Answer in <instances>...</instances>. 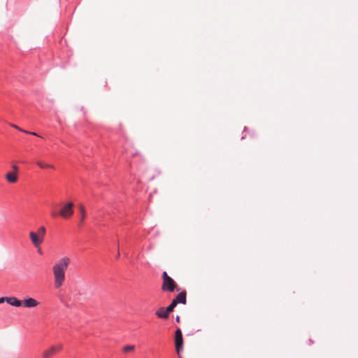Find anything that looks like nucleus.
<instances>
[{
    "label": "nucleus",
    "instance_id": "f257e3e1",
    "mask_svg": "<svg viewBox=\"0 0 358 358\" xmlns=\"http://www.w3.org/2000/svg\"><path fill=\"white\" fill-rule=\"evenodd\" d=\"M70 263V258L68 257H63L58 259L52 266L55 287L56 289H58L63 285L65 280V272Z\"/></svg>",
    "mask_w": 358,
    "mask_h": 358
},
{
    "label": "nucleus",
    "instance_id": "6ab92c4d",
    "mask_svg": "<svg viewBox=\"0 0 358 358\" xmlns=\"http://www.w3.org/2000/svg\"><path fill=\"white\" fill-rule=\"evenodd\" d=\"M12 168L13 169V173H16L17 174V172H18V167H17V166L13 164L12 166Z\"/></svg>",
    "mask_w": 358,
    "mask_h": 358
},
{
    "label": "nucleus",
    "instance_id": "0eeeda50",
    "mask_svg": "<svg viewBox=\"0 0 358 358\" xmlns=\"http://www.w3.org/2000/svg\"><path fill=\"white\" fill-rule=\"evenodd\" d=\"M22 305L26 308H34L38 305V302L33 298H29L22 301Z\"/></svg>",
    "mask_w": 358,
    "mask_h": 358
},
{
    "label": "nucleus",
    "instance_id": "39448f33",
    "mask_svg": "<svg viewBox=\"0 0 358 358\" xmlns=\"http://www.w3.org/2000/svg\"><path fill=\"white\" fill-rule=\"evenodd\" d=\"M175 345L176 350L178 354L182 349L183 340L182 331L180 329H178L175 332Z\"/></svg>",
    "mask_w": 358,
    "mask_h": 358
},
{
    "label": "nucleus",
    "instance_id": "423d86ee",
    "mask_svg": "<svg viewBox=\"0 0 358 358\" xmlns=\"http://www.w3.org/2000/svg\"><path fill=\"white\" fill-rule=\"evenodd\" d=\"M29 238L31 239L32 244L36 248H39V246L43 241L42 237H41L40 235H38L36 232L34 231L29 232Z\"/></svg>",
    "mask_w": 358,
    "mask_h": 358
},
{
    "label": "nucleus",
    "instance_id": "a211bd4d",
    "mask_svg": "<svg viewBox=\"0 0 358 358\" xmlns=\"http://www.w3.org/2000/svg\"><path fill=\"white\" fill-rule=\"evenodd\" d=\"M24 133L25 134H31V135H33V136H39L35 132H31V131H23Z\"/></svg>",
    "mask_w": 358,
    "mask_h": 358
},
{
    "label": "nucleus",
    "instance_id": "1a4fd4ad",
    "mask_svg": "<svg viewBox=\"0 0 358 358\" xmlns=\"http://www.w3.org/2000/svg\"><path fill=\"white\" fill-rule=\"evenodd\" d=\"M155 315L161 319H167L169 315V313L166 312V308H160L156 312Z\"/></svg>",
    "mask_w": 358,
    "mask_h": 358
},
{
    "label": "nucleus",
    "instance_id": "b1692460",
    "mask_svg": "<svg viewBox=\"0 0 358 358\" xmlns=\"http://www.w3.org/2000/svg\"><path fill=\"white\" fill-rule=\"evenodd\" d=\"M179 320H180L179 317H178H178H176V321H177V322H179Z\"/></svg>",
    "mask_w": 358,
    "mask_h": 358
},
{
    "label": "nucleus",
    "instance_id": "f3484780",
    "mask_svg": "<svg viewBox=\"0 0 358 358\" xmlns=\"http://www.w3.org/2000/svg\"><path fill=\"white\" fill-rule=\"evenodd\" d=\"M50 215L52 217H57L59 215V213L55 211V210H52L51 213H50Z\"/></svg>",
    "mask_w": 358,
    "mask_h": 358
},
{
    "label": "nucleus",
    "instance_id": "f8f14e48",
    "mask_svg": "<svg viewBox=\"0 0 358 358\" xmlns=\"http://www.w3.org/2000/svg\"><path fill=\"white\" fill-rule=\"evenodd\" d=\"M36 164L41 168V169H55V166L53 165L49 164L48 163H45L43 161L38 160L36 162Z\"/></svg>",
    "mask_w": 358,
    "mask_h": 358
},
{
    "label": "nucleus",
    "instance_id": "7ed1b4c3",
    "mask_svg": "<svg viewBox=\"0 0 358 358\" xmlns=\"http://www.w3.org/2000/svg\"><path fill=\"white\" fill-rule=\"evenodd\" d=\"M73 206L74 205L72 202L64 204L59 212V215L64 219L70 218L73 214Z\"/></svg>",
    "mask_w": 358,
    "mask_h": 358
},
{
    "label": "nucleus",
    "instance_id": "4468645a",
    "mask_svg": "<svg viewBox=\"0 0 358 358\" xmlns=\"http://www.w3.org/2000/svg\"><path fill=\"white\" fill-rule=\"evenodd\" d=\"M38 235H40L41 237H42V238L43 239L44 238V236L45 235V233H46V229L44 227H41L38 230V232H36Z\"/></svg>",
    "mask_w": 358,
    "mask_h": 358
},
{
    "label": "nucleus",
    "instance_id": "4be33fe9",
    "mask_svg": "<svg viewBox=\"0 0 358 358\" xmlns=\"http://www.w3.org/2000/svg\"><path fill=\"white\" fill-rule=\"evenodd\" d=\"M38 248V253L41 255L42 254V251H41V248L39 247V248Z\"/></svg>",
    "mask_w": 358,
    "mask_h": 358
},
{
    "label": "nucleus",
    "instance_id": "6e6552de",
    "mask_svg": "<svg viewBox=\"0 0 358 358\" xmlns=\"http://www.w3.org/2000/svg\"><path fill=\"white\" fill-rule=\"evenodd\" d=\"M6 302L15 307H20L22 305V301H20L14 296L8 297V299H6Z\"/></svg>",
    "mask_w": 358,
    "mask_h": 358
},
{
    "label": "nucleus",
    "instance_id": "412c9836",
    "mask_svg": "<svg viewBox=\"0 0 358 358\" xmlns=\"http://www.w3.org/2000/svg\"><path fill=\"white\" fill-rule=\"evenodd\" d=\"M6 299H8V297H1V298H0V304L3 303L4 301H6Z\"/></svg>",
    "mask_w": 358,
    "mask_h": 358
},
{
    "label": "nucleus",
    "instance_id": "f03ea898",
    "mask_svg": "<svg viewBox=\"0 0 358 358\" xmlns=\"http://www.w3.org/2000/svg\"><path fill=\"white\" fill-rule=\"evenodd\" d=\"M176 288V282L167 274L166 271L162 273V290L173 292Z\"/></svg>",
    "mask_w": 358,
    "mask_h": 358
},
{
    "label": "nucleus",
    "instance_id": "5701e85b",
    "mask_svg": "<svg viewBox=\"0 0 358 358\" xmlns=\"http://www.w3.org/2000/svg\"><path fill=\"white\" fill-rule=\"evenodd\" d=\"M119 256H120V252L118 251V252H117V255H116L117 258H118V257H119Z\"/></svg>",
    "mask_w": 358,
    "mask_h": 358
},
{
    "label": "nucleus",
    "instance_id": "aec40b11",
    "mask_svg": "<svg viewBox=\"0 0 358 358\" xmlns=\"http://www.w3.org/2000/svg\"><path fill=\"white\" fill-rule=\"evenodd\" d=\"M11 126H12L13 128H15V129H18V130H19V131H22V132H23V131H24V129H22L20 128L19 127H17V125H15V124H11Z\"/></svg>",
    "mask_w": 358,
    "mask_h": 358
},
{
    "label": "nucleus",
    "instance_id": "dca6fc26",
    "mask_svg": "<svg viewBox=\"0 0 358 358\" xmlns=\"http://www.w3.org/2000/svg\"><path fill=\"white\" fill-rule=\"evenodd\" d=\"M134 349V345H127V346L124 347L123 351L124 352H129L133 351Z\"/></svg>",
    "mask_w": 358,
    "mask_h": 358
},
{
    "label": "nucleus",
    "instance_id": "9d476101",
    "mask_svg": "<svg viewBox=\"0 0 358 358\" xmlns=\"http://www.w3.org/2000/svg\"><path fill=\"white\" fill-rule=\"evenodd\" d=\"M174 301L178 304L179 303L185 304L186 303V292H181L178 296L173 299Z\"/></svg>",
    "mask_w": 358,
    "mask_h": 358
},
{
    "label": "nucleus",
    "instance_id": "9b49d317",
    "mask_svg": "<svg viewBox=\"0 0 358 358\" xmlns=\"http://www.w3.org/2000/svg\"><path fill=\"white\" fill-rule=\"evenodd\" d=\"M6 179L8 182L15 183L17 181V174L13 172H9L6 175Z\"/></svg>",
    "mask_w": 358,
    "mask_h": 358
},
{
    "label": "nucleus",
    "instance_id": "ddd939ff",
    "mask_svg": "<svg viewBox=\"0 0 358 358\" xmlns=\"http://www.w3.org/2000/svg\"><path fill=\"white\" fill-rule=\"evenodd\" d=\"M79 210H80V214H81V217H80V223H83L85 220V215H86V211H85V206L83 205V204H80L79 205Z\"/></svg>",
    "mask_w": 358,
    "mask_h": 358
},
{
    "label": "nucleus",
    "instance_id": "2eb2a0df",
    "mask_svg": "<svg viewBox=\"0 0 358 358\" xmlns=\"http://www.w3.org/2000/svg\"><path fill=\"white\" fill-rule=\"evenodd\" d=\"M176 306L177 303L173 300L171 304L166 308V312H169V313H171Z\"/></svg>",
    "mask_w": 358,
    "mask_h": 358
},
{
    "label": "nucleus",
    "instance_id": "20e7f679",
    "mask_svg": "<svg viewBox=\"0 0 358 358\" xmlns=\"http://www.w3.org/2000/svg\"><path fill=\"white\" fill-rule=\"evenodd\" d=\"M62 345L58 344L56 345H52L50 348L45 350L43 353V358H50L54 356L56 353L59 352L62 349Z\"/></svg>",
    "mask_w": 358,
    "mask_h": 358
},
{
    "label": "nucleus",
    "instance_id": "393cba45",
    "mask_svg": "<svg viewBox=\"0 0 358 358\" xmlns=\"http://www.w3.org/2000/svg\"><path fill=\"white\" fill-rule=\"evenodd\" d=\"M180 358H182V357H180Z\"/></svg>",
    "mask_w": 358,
    "mask_h": 358
}]
</instances>
